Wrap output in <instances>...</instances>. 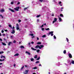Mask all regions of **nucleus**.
<instances>
[{
	"label": "nucleus",
	"instance_id": "15",
	"mask_svg": "<svg viewBox=\"0 0 74 74\" xmlns=\"http://www.w3.org/2000/svg\"><path fill=\"white\" fill-rule=\"evenodd\" d=\"M18 55H19V53H17L14 55V56H18Z\"/></svg>",
	"mask_w": 74,
	"mask_h": 74
},
{
	"label": "nucleus",
	"instance_id": "38",
	"mask_svg": "<svg viewBox=\"0 0 74 74\" xmlns=\"http://www.w3.org/2000/svg\"><path fill=\"white\" fill-rule=\"evenodd\" d=\"M53 37L54 39H56V36H55V35L53 36Z\"/></svg>",
	"mask_w": 74,
	"mask_h": 74
},
{
	"label": "nucleus",
	"instance_id": "52",
	"mask_svg": "<svg viewBox=\"0 0 74 74\" xmlns=\"http://www.w3.org/2000/svg\"><path fill=\"white\" fill-rule=\"evenodd\" d=\"M62 3V2L61 1H60L59 2V4H61Z\"/></svg>",
	"mask_w": 74,
	"mask_h": 74
},
{
	"label": "nucleus",
	"instance_id": "11",
	"mask_svg": "<svg viewBox=\"0 0 74 74\" xmlns=\"http://www.w3.org/2000/svg\"><path fill=\"white\" fill-rule=\"evenodd\" d=\"M15 33V30H13L12 32H11V33H12V34H14Z\"/></svg>",
	"mask_w": 74,
	"mask_h": 74
},
{
	"label": "nucleus",
	"instance_id": "42",
	"mask_svg": "<svg viewBox=\"0 0 74 74\" xmlns=\"http://www.w3.org/2000/svg\"><path fill=\"white\" fill-rule=\"evenodd\" d=\"M36 52H40V50L39 49H38L36 51Z\"/></svg>",
	"mask_w": 74,
	"mask_h": 74
},
{
	"label": "nucleus",
	"instance_id": "50",
	"mask_svg": "<svg viewBox=\"0 0 74 74\" xmlns=\"http://www.w3.org/2000/svg\"><path fill=\"white\" fill-rule=\"evenodd\" d=\"M0 16H1V17H2V18H3V16H2V15H0Z\"/></svg>",
	"mask_w": 74,
	"mask_h": 74
},
{
	"label": "nucleus",
	"instance_id": "31",
	"mask_svg": "<svg viewBox=\"0 0 74 74\" xmlns=\"http://www.w3.org/2000/svg\"><path fill=\"white\" fill-rule=\"evenodd\" d=\"M41 44V42H38L37 43V44Z\"/></svg>",
	"mask_w": 74,
	"mask_h": 74
},
{
	"label": "nucleus",
	"instance_id": "63",
	"mask_svg": "<svg viewBox=\"0 0 74 74\" xmlns=\"http://www.w3.org/2000/svg\"><path fill=\"white\" fill-rule=\"evenodd\" d=\"M39 66H41V64H39Z\"/></svg>",
	"mask_w": 74,
	"mask_h": 74
},
{
	"label": "nucleus",
	"instance_id": "41",
	"mask_svg": "<svg viewBox=\"0 0 74 74\" xmlns=\"http://www.w3.org/2000/svg\"><path fill=\"white\" fill-rule=\"evenodd\" d=\"M18 21L19 23H20L21 22V20L19 19L18 20Z\"/></svg>",
	"mask_w": 74,
	"mask_h": 74
},
{
	"label": "nucleus",
	"instance_id": "46",
	"mask_svg": "<svg viewBox=\"0 0 74 74\" xmlns=\"http://www.w3.org/2000/svg\"><path fill=\"white\" fill-rule=\"evenodd\" d=\"M25 67V66H23L21 68V70H22V69H23V68H24V67Z\"/></svg>",
	"mask_w": 74,
	"mask_h": 74
},
{
	"label": "nucleus",
	"instance_id": "53",
	"mask_svg": "<svg viewBox=\"0 0 74 74\" xmlns=\"http://www.w3.org/2000/svg\"><path fill=\"white\" fill-rule=\"evenodd\" d=\"M15 66H16V65L15 64H14V67H15Z\"/></svg>",
	"mask_w": 74,
	"mask_h": 74
},
{
	"label": "nucleus",
	"instance_id": "51",
	"mask_svg": "<svg viewBox=\"0 0 74 74\" xmlns=\"http://www.w3.org/2000/svg\"><path fill=\"white\" fill-rule=\"evenodd\" d=\"M40 20L39 19H37V21L38 22H39Z\"/></svg>",
	"mask_w": 74,
	"mask_h": 74
},
{
	"label": "nucleus",
	"instance_id": "55",
	"mask_svg": "<svg viewBox=\"0 0 74 74\" xmlns=\"http://www.w3.org/2000/svg\"><path fill=\"white\" fill-rule=\"evenodd\" d=\"M2 35L3 36H5V34H3Z\"/></svg>",
	"mask_w": 74,
	"mask_h": 74
},
{
	"label": "nucleus",
	"instance_id": "64",
	"mask_svg": "<svg viewBox=\"0 0 74 74\" xmlns=\"http://www.w3.org/2000/svg\"><path fill=\"white\" fill-rule=\"evenodd\" d=\"M29 45H30V42H29L28 43Z\"/></svg>",
	"mask_w": 74,
	"mask_h": 74
},
{
	"label": "nucleus",
	"instance_id": "20",
	"mask_svg": "<svg viewBox=\"0 0 74 74\" xmlns=\"http://www.w3.org/2000/svg\"><path fill=\"white\" fill-rule=\"evenodd\" d=\"M31 60V62H33V61H34V59L33 58H32L30 59Z\"/></svg>",
	"mask_w": 74,
	"mask_h": 74
},
{
	"label": "nucleus",
	"instance_id": "45",
	"mask_svg": "<svg viewBox=\"0 0 74 74\" xmlns=\"http://www.w3.org/2000/svg\"><path fill=\"white\" fill-rule=\"evenodd\" d=\"M56 22V21H53V23H55V22Z\"/></svg>",
	"mask_w": 74,
	"mask_h": 74
},
{
	"label": "nucleus",
	"instance_id": "61",
	"mask_svg": "<svg viewBox=\"0 0 74 74\" xmlns=\"http://www.w3.org/2000/svg\"><path fill=\"white\" fill-rule=\"evenodd\" d=\"M37 40H39V38H37Z\"/></svg>",
	"mask_w": 74,
	"mask_h": 74
},
{
	"label": "nucleus",
	"instance_id": "18",
	"mask_svg": "<svg viewBox=\"0 0 74 74\" xmlns=\"http://www.w3.org/2000/svg\"><path fill=\"white\" fill-rule=\"evenodd\" d=\"M71 63H72V64H74V61L72 60V61L71 62Z\"/></svg>",
	"mask_w": 74,
	"mask_h": 74
},
{
	"label": "nucleus",
	"instance_id": "24",
	"mask_svg": "<svg viewBox=\"0 0 74 74\" xmlns=\"http://www.w3.org/2000/svg\"><path fill=\"white\" fill-rule=\"evenodd\" d=\"M4 53V52L3 51H0V55L1 54H2V53Z\"/></svg>",
	"mask_w": 74,
	"mask_h": 74
},
{
	"label": "nucleus",
	"instance_id": "37",
	"mask_svg": "<svg viewBox=\"0 0 74 74\" xmlns=\"http://www.w3.org/2000/svg\"><path fill=\"white\" fill-rule=\"evenodd\" d=\"M40 16H41V15H38L36 16V17L38 18V17H40Z\"/></svg>",
	"mask_w": 74,
	"mask_h": 74
},
{
	"label": "nucleus",
	"instance_id": "44",
	"mask_svg": "<svg viewBox=\"0 0 74 74\" xmlns=\"http://www.w3.org/2000/svg\"><path fill=\"white\" fill-rule=\"evenodd\" d=\"M9 27H12V25H9Z\"/></svg>",
	"mask_w": 74,
	"mask_h": 74
},
{
	"label": "nucleus",
	"instance_id": "32",
	"mask_svg": "<svg viewBox=\"0 0 74 74\" xmlns=\"http://www.w3.org/2000/svg\"><path fill=\"white\" fill-rule=\"evenodd\" d=\"M46 37V35H44L42 36V38H44V37Z\"/></svg>",
	"mask_w": 74,
	"mask_h": 74
},
{
	"label": "nucleus",
	"instance_id": "25",
	"mask_svg": "<svg viewBox=\"0 0 74 74\" xmlns=\"http://www.w3.org/2000/svg\"><path fill=\"white\" fill-rule=\"evenodd\" d=\"M43 8L44 10H46V9H47V8L45 7H43Z\"/></svg>",
	"mask_w": 74,
	"mask_h": 74
},
{
	"label": "nucleus",
	"instance_id": "3",
	"mask_svg": "<svg viewBox=\"0 0 74 74\" xmlns=\"http://www.w3.org/2000/svg\"><path fill=\"white\" fill-rule=\"evenodd\" d=\"M20 7L19 6L16 7V8H14V10L15 11H19V9Z\"/></svg>",
	"mask_w": 74,
	"mask_h": 74
},
{
	"label": "nucleus",
	"instance_id": "60",
	"mask_svg": "<svg viewBox=\"0 0 74 74\" xmlns=\"http://www.w3.org/2000/svg\"><path fill=\"white\" fill-rule=\"evenodd\" d=\"M7 31H8V30H7V29H6L5 30V32H7Z\"/></svg>",
	"mask_w": 74,
	"mask_h": 74
},
{
	"label": "nucleus",
	"instance_id": "17",
	"mask_svg": "<svg viewBox=\"0 0 74 74\" xmlns=\"http://www.w3.org/2000/svg\"><path fill=\"white\" fill-rule=\"evenodd\" d=\"M4 60H5V59H3V60H2L1 59H0V61L1 62H3V61H4Z\"/></svg>",
	"mask_w": 74,
	"mask_h": 74
},
{
	"label": "nucleus",
	"instance_id": "28",
	"mask_svg": "<svg viewBox=\"0 0 74 74\" xmlns=\"http://www.w3.org/2000/svg\"><path fill=\"white\" fill-rule=\"evenodd\" d=\"M67 62H68V63H70V60H68L67 61Z\"/></svg>",
	"mask_w": 74,
	"mask_h": 74
},
{
	"label": "nucleus",
	"instance_id": "39",
	"mask_svg": "<svg viewBox=\"0 0 74 74\" xmlns=\"http://www.w3.org/2000/svg\"><path fill=\"white\" fill-rule=\"evenodd\" d=\"M45 30H49V28H48L47 29H45Z\"/></svg>",
	"mask_w": 74,
	"mask_h": 74
},
{
	"label": "nucleus",
	"instance_id": "6",
	"mask_svg": "<svg viewBox=\"0 0 74 74\" xmlns=\"http://www.w3.org/2000/svg\"><path fill=\"white\" fill-rule=\"evenodd\" d=\"M25 53L28 54V55H30V52H29L27 51H25Z\"/></svg>",
	"mask_w": 74,
	"mask_h": 74
},
{
	"label": "nucleus",
	"instance_id": "58",
	"mask_svg": "<svg viewBox=\"0 0 74 74\" xmlns=\"http://www.w3.org/2000/svg\"><path fill=\"white\" fill-rule=\"evenodd\" d=\"M44 28H42V31H44Z\"/></svg>",
	"mask_w": 74,
	"mask_h": 74
},
{
	"label": "nucleus",
	"instance_id": "54",
	"mask_svg": "<svg viewBox=\"0 0 74 74\" xmlns=\"http://www.w3.org/2000/svg\"><path fill=\"white\" fill-rule=\"evenodd\" d=\"M0 41H3V39L0 38Z\"/></svg>",
	"mask_w": 74,
	"mask_h": 74
},
{
	"label": "nucleus",
	"instance_id": "40",
	"mask_svg": "<svg viewBox=\"0 0 74 74\" xmlns=\"http://www.w3.org/2000/svg\"><path fill=\"white\" fill-rule=\"evenodd\" d=\"M33 69H37V68L36 67H34L33 68Z\"/></svg>",
	"mask_w": 74,
	"mask_h": 74
},
{
	"label": "nucleus",
	"instance_id": "14",
	"mask_svg": "<svg viewBox=\"0 0 74 74\" xmlns=\"http://www.w3.org/2000/svg\"><path fill=\"white\" fill-rule=\"evenodd\" d=\"M1 43L3 45H6V44L5 43H4L3 42H2Z\"/></svg>",
	"mask_w": 74,
	"mask_h": 74
},
{
	"label": "nucleus",
	"instance_id": "4",
	"mask_svg": "<svg viewBox=\"0 0 74 74\" xmlns=\"http://www.w3.org/2000/svg\"><path fill=\"white\" fill-rule=\"evenodd\" d=\"M28 72H29V70H25V71L24 72V74H28Z\"/></svg>",
	"mask_w": 74,
	"mask_h": 74
},
{
	"label": "nucleus",
	"instance_id": "62",
	"mask_svg": "<svg viewBox=\"0 0 74 74\" xmlns=\"http://www.w3.org/2000/svg\"><path fill=\"white\" fill-rule=\"evenodd\" d=\"M10 37L11 38H12V37H13V36H10Z\"/></svg>",
	"mask_w": 74,
	"mask_h": 74
},
{
	"label": "nucleus",
	"instance_id": "35",
	"mask_svg": "<svg viewBox=\"0 0 74 74\" xmlns=\"http://www.w3.org/2000/svg\"><path fill=\"white\" fill-rule=\"evenodd\" d=\"M66 40L67 41V42H69V39H68L67 38H66Z\"/></svg>",
	"mask_w": 74,
	"mask_h": 74
},
{
	"label": "nucleus",
	"instance_id": "22",
	"mask_svg": "<svg viewBox=\"0 0 74 74\" xmlns=\"http://www.w3.org/2000/svg\"><path fill=\"white\" fill-rule=\"evenodd\" d=\"M63 53H64V54H65V53H66V50H64L63 51Z\"/></svg>",
	"mask_w": 74,
	"mask_h": 74
},
{
	"label": "nucleus",
	"instance_id": "49",
	"mask_svg": "<svg viewBox=\"0 0 74 74\" xmlns=\"http://www.w3.org/2000/svg\"><path fill=\"white\" fill-rule=\"evenodd\" d=\"M1 33H4V31L3 30L1 31Z\"/></svg>",
	"mask_w": 74,
	"mask_h": 74
},
{
	"label": "nucleus",
	"instance_id": "16",
	"mask_svg": "<svg viewBox=\"0 0 74 74\" xmlns=\"http://www.w3.org/2000/svg\"><path fill=\"white\" fill-rule=\"evenodd\" d=\"M11 44H12V42H10L8 43V45H11Z\"/></svg>",
	"mask_w": 74,
	"mask_h": 74
},
{
	"label": "nucleus",
	"instance_id": "43",
	"mask_svg": "<svg viewBox=\"0 0 74 74\" xmlns=\"http://www.w3.org/2000/svg\"><path fill=\"white\" fill-rule=\"evenodd\" d=\"M40 2L41 3H42V1H43V0H39Z\"/></svg>",
	"mask_w": 74,
	"mask_h": 74
},
{
	"label": "nucleus",
	"instance_id": "34",
	"mask_svg": "<svg viewBox=\"0 0 74 74\" xmlns=\"http://www.w3.org/2000/svg\"><path fill=\"white\" fill-rule=\"evenodd\" d=\"M54 20L56 22V21H57V18H55L54 19Z\"/></svg>",
	"mask_w": 74,
	"mask_h": 74
},
{
	"label": "nucleus",
	"instance_id": "59",
	"mask_svg": "<svg viewBox=\"0 0 74 74\" xmlns=\"http://www.w3.org/2000/svg\"><path fill=\"white\" fill-rule=\"evenodd\" d=\"M17 4H20V2H18L17 3Z\"/></svg>",
	"mask_w": 74,
	"mask_h": 74
},
{
	"label": "nucleus",
	"instance_id": "1",
	"mask_svg": "<svg viewBox=\"0 0 74 74\" xmlns=\"http://www.w3.org/2000/svg\"><path fill=\"white\" fill-rule=\"evenodd\" d=\"M53 31L51 32H49L48 34V35L49 36V35L51 34V36H53Z\"/></svg>",
	"mask_w": 74,
	"mask_h": 74
},
{
	"label": "nucleus",
	"instance_id": "56",
	"mask_svg": "<svg viewBox=\"0 0 74 74\" xmlns=\"http://www.w3.org/2000/svg\"><path fill=\"white\" fill-rule=\"evenodd\" d=\"M43 26H44V25H42L40 27H43Z\"/></svg>",
	"mask_w": 74,
	"mask_h": 74
},
{
	"label": "nucleus",
	"instance_id": "12",
	"mask_svg": "<svg viewBox=\"0 0 74 74\" xmlns=\"http://www.w3.org/2000/svg\"><path fill=\"white\" fill-rule=\"evenodd\" d=\"M9 10L10 11H12V12H14V11L13 10L11 9H9Z\"/></svg>",
	"mask_w": 74,
	"mask_h": 74
},
{
	"label": "nucleus",
	"instance_id": "29",
	"mask_svg": "<svg viewBox=\"0 0 74 74\" xmlns=\"http://www.w3.org/2000/svg\"><path fill=\"white\" fill-rule=\"evenodd\" d=\"M40 59V57H38V58L36 59V60H38Z\"/></svg>",
	"mask_w": 74,
	"mask_h": 74
},
{
	"label": "nucleus",
	"instance_id": "7",
	"mask_svg": "<svg viewBox=\"0 0 74 74\" xmlns=\"http://www.w3.org/2000/svg\"><path fill=\"white\" fill-rule=\"evenodd\" d=\"M44 47L43 45H40V46L39 47V49H41L42 48H43Z\"/></svg>",
	"mask_w": 74,
	"mask_h": 74
},
{
	"label": "nucleus",
	"instance_id": "36",
	"mask_svg": "<svg viewBox=\"0 0 74 74\" xmlns=\"http://www.w3.org/2000/svg\"><path fill=\"white\" fill-rule=\"evenodd\" d=\"M40 62L38 61H37L36 62V64H37V63H39Z\"/></svg>",
	"mask_w": 74,
	"mask_h": 74
},
{
	"label": "nucleus",
	"instance_id": "2",
	"mask_svg": "<svg viewBox=\"0 0 74 74\" xmlns=\"http://www.w3.org/2000/svg\"><path fill=\"white\" fill-rule=\"evenodd\" d=\"M16 29L17 30H19V25H18V24H16Z\"/></svg>",
	"mask_w": 74,
	"mask_h": 74
},
{
	"label": "nucleus",
	"instance_id": "8",
	"mask_svg": "<svg viewBox=\"0 0 74 74\" xmlns=\"http://www.w3.org/2000/svg\"><path fill=\"white\" fill-rule=\"evenodd\" d=\"M68 55L69 58H72V55L71 54V53H69Z\"/></svg>",
	"mask_w": 74,
	"mask_h": 74
},
{
	"label": "nucleus",
	"instance_id": "57",
	"mask_svg": "<svg viewBox=\"0 0 74 74\" xmlns=\"http://www.w3.org/2000/svg\"><path fill=\"white\" fill-rule=\"evenodd\" d=\"M31 44H34V42H31Z\"/></svg>",
	"mask_w": 74,
	"mask_h": 74
},
{
	"label": "nucleus",
	"instance_id": "10",
	"mask_svg": "<svg viewBox=\"0 0 74 74\" xmlns=\"http://www.w3.org/2000/svg\"><path fill=\"white\" fill-rule=\"evenodd\" d=\"M4 11V9H1L0 10V12H3Z\"/></svg>",
	"mask_w": 74,
	"mask_h": 74
},
{
	"label": "nucleus",
	"instance_id": "33",
	"mask_svg": "<svg viewBox=\"0 0 74 74\" xmlns=\"http://www.w3.org/2000/svg\"><path fill=\"white\" fill-rule=\"evenodd\" d=\"M29 8V7H27V8H25L24 9V10L25 11V10H27V8Z\"/></svg>",
	"mask_w": 74,
	"mask_h": 74
},
{
	"label": "nucleus",
	"instance_id": "9",
	"mask_svg": "<svg viewBox=\"0 0 74 74\" xmlns=\"http://www.w3.org/2000/svg\"><path fill=\"white\" fill-rule=\"evenodd\" d=\"M31 49H32V50H33V51H37V49H35L33 47H32L31 48Z\"/></svg>",
	"mask_w": 74,
	"mask_h": 74
},
{
	"label": "nucleus",
	"instance_id": "19",
	"mask_svg": "<svg viewBox=\"0 0 74 74\" xmlns=\"http://www.w3.org/2000/svg\"><path fill=\"white\" fill-rule=\"evenodd\" d=\"M58 19L60 20V22H61V21H62V19L61 18H60V17H59Z\"/></svg>",
	"mask_w": 74,
	"mask_h": 74
},
{
	"label": "nucleus",
	"instance_id": "48",
	"mask_svg": "<svg viewBox=\"0 0 74 74\" xmlns=\"http://www.w3.org/2000/svg\"><path fill=\"white\" fill-rule=\"evenodd\" d=\"M13 43H16V41L15 40H14L13 41Z\"/></svg>",
	"mask_w": 74,
	"mask_h": 74
},
{
	"label": "nucleus",
	"instance_id": "23",
	"mask_svg": "<svg viewBox=\"0 0 74 74\" xmlns=\"http://www.w3.org/2000/svg\"><path fill=\"white\" fill-rule=\"evenodd\" d=\"M20 48H25V47L23 46H21L20 47Z\"/></svg>",
	"mask_w": 74,
	"mask_h": 74
},
{
	"label": "nucleus",
	"instance_id": "5",
	"mask_svg": "<svg viewBox=\"0 0 74 74\" xmlns=\"http://www.w3.org/2000/svg\"><path fill=\"white\" fill-rule=\"evenodd\" d=\"M3 58L4 59L5 58V56H3V55H1V59H3Z\"/></svg>",
	"mask_w": 74,
	"mask_h": 74
},
{
	"label": "nucleus",
	"instance_id": "30",
	"mask_svg": "<svg viewBox=\"0 0 74 74\" xmlns=\"http://www.w3.org/2000/svg\"><path fill=\"white\" fill-rule=\"evenodd\" d=\"M60 16H61L62 17H63V15L62 14H60Z\"/></svg>",
	"mask_w": 74,
	"mask_h": 74
},
{
	"label": "nucleus",
	"instance_id": "13",
	"mask_svg": "<svg viewBox=\"0 0 74 74\" xmlns=\"http://www.w3.org/2000/svg\"><path fill=\"white\" fill-rule=\"evenodd\" d=\"M39 47H40V46L38 45L36 46L35 47V48H39Z\"/></svg>",
	"mask_w": 74,
	"mask_h": 74
},
{
	"label": "nucleus",
	"instance_id": "21",
	"mask_svg": "<svg viewBox=\"0 0 74 74\" xmlns=\"http://www.w3.org/2000/svg\"><path fill=\"white\" fill-rule=\"evenodd\" d=\"M34 58H35V59H37V55H35L34 57Z\"/></svg>",
	"mask_w": 74,
	"mask_h": 74
},
{
	"label": "nucleus",
	"instance_id": "26",
	"mask_svg": "<svg viewBox=\"0 0 74 74\" xmlns=\"http://www.w3.org/2000/svg\"><path fill=\"white\" fill-rule=\"evenodd\" d=\"M53 2H54L55 3H57V2L56 1V0H53Z\"/></svg>",
	"mask_w": 74,
	"mask_h": 74
},
{
	"label": "nucleus",
	"instance_id": "47",
	"mask_svg": "<svg viewBox=\"0 0 74 74\" xmlns=\"http://www.w3.org/2000/svg\"><path fill=\"white\" fill-rule=\"evenodd\" d=\"M11 4H14V2H12L11 3Z\"/></svg>",
	"mask_w": 74,
	"mask_h": 74
},
{
	"label": "nucleus",
	"instance_id": "27",
	"mask_svg": "<svg viewBox=\"0 0 74 74\" xmlns=\"http://www.w3.org/2000/svg\"><path fill=\"white\" fill-rule=\"evenodd\" d=\"M29 36H33L34 34H29Z\"/></svg>",
	"mask_w": 74,
	"mask_h": 74
}]
</instances>
